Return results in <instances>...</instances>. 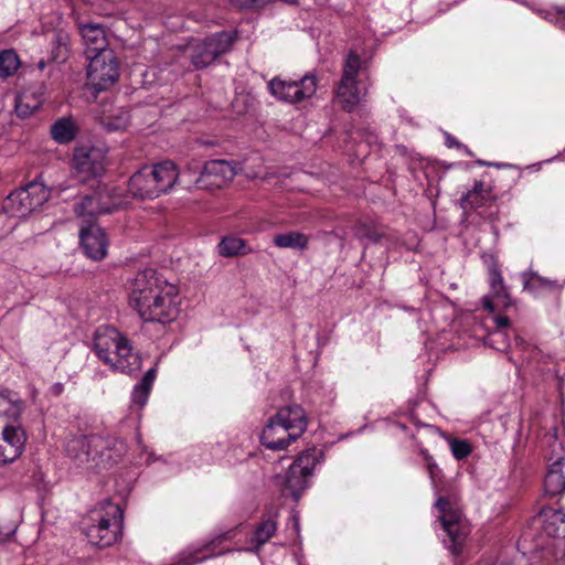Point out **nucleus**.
<instances>
[{"instance_id": "nucleus-46", "label": "nucleus", "mask_w": 565, "mask_h": 565, "mask_svg": "<svg viewBox=\"0 0 565 565\" xmlns=\"http://www.w3.org/2000/svg\"><path fill=\"white\" fill-rule=\"evenodd\" d=\"M62 390H63L62 384H56V385H54V391H55L57 394H60V393L62 392Z\"/></svg>"}, {"instance_id": "nucleus-43", "label": "nucleus", "mask_w": 565, "mask_h": 565, "mask_svg": "<svg viewBox=\"0 0 565 565\" xmlns=\"http://www.w3.org/2000/svg\"><path fill=\"white\" fill-rule=\"evenodd\" d=\"M482 303H483L484 309H487L488 311H490V312L494 311L495 306H494L492 299L490 298V296L483 297Z\"/></svg>"}, {"instance_id": "nucleus-28", "label": "nucleus", "mask_w": 565, "mask_h": 565, "mask_svg": "<svg viewBox=\"0 0 565 565\" xmlns=\"http://www.w3.org/2000/svg\"><path fill=\"white\" fill-rule=\"evenodd\" d=\"M490 196V190L483 182H476L473 189L462 195L460 202L462 209H477L482 206Z\"/></svg>"}, {"instance_id": "nucleus-38", "label": "nucleus", "mask_w": 565, "mask_h": 565, "mask_svg": "<svg viewBox=\"0 0 565 565\" xmlns=\"http://www.w3.org/2000/svg\"><path fill=\"white\" fill-rule=\"evenodd\" d=\"M17 527L12 526H3L0 524V544L9 542L15 533Z\"/></svg>"}, {"instance_id": "nucleus-36", "label": "nucleus", "mask_w": 565, "mask_h": 565, "mask_svg": "<svg viewBox=\"0 0 565 565\" xmlns=\"http://www.w3.org/2000/svg\"><path fill=\"white\" fill-rule=\"evenodd\" d=\"M533 279L534 284L542 288H546L550 290H561L563 288V285L558 284L556 280H551L539 275H533Z\"/></svg>"}, {"instance_id": "nucleus-10", "label": "nucleus", "mask_w": 565, "mask_h": 565, "mask_svg": "<svg viewBox=\"0 0 565 565\" xmlns=\"http://www.w3.org/2000/svg\"><path fill=\"white\" fill-rule=\"evenodd\" d=\"M317 77L306 74L299 79L274 77L268 82L270 94L278 100L287 104L301 103L311 98L317 90Z\"/></svg>"}, {"instance_id": "nucleus-16", "label": "nucleus", "mask_w": 565, "mask_h": 565, "mask_svg": "<svg viewBox=\"0 0 565 565\" xmlns=\"http://www.w3.org/2000/svg\"><path fill=\"white\" fill-rule=\"evenodd\" d=\"M236 173L237 170L233 162L226 160H211L204 164L195 183L200 188H221L227 181L233 180Z\"/></svg>"}, {"instance_id": "nucleus-22", "label": "nucleus", "mask_w": 565, "mask_h": 565, "mask_svg": "<svg viewBox=\"0 0 565 565\" xmlns=\"http://www.w3.org/2000/svg\"><path fill=\"white\" fill-rule=\"evenodd\" d=\"M551 537H565V513L561 509L545 507L535 520Z\"/></svg>"}, {"instance_id": "nucleus-44", "label": "nucleus", "mask_w": 565, "mask_h": 565, "mask_svg": "<svg viewBox=\"0 0 565 565\" xmlns=\"http://www.w3.org/2000/svg\"><path fill=\"white\" fill-rule=\"evenodd\" d=\"M290 522H292V525L295 527V531L296 532H299V529H300V523H299V516L296 512H292L291 513V516H290Z\"/></svg>"}, {"instance_id": "nucleus-25", "label": "nucleus", "mask_w": 565, "mask_h": 565, "mask_svg": "<svg viewBox=\"0 0 565 565\" xmlns=\"http://www.w3.org/2000/svg\"><path fill=\"white\" fill-rule=\"evenodd\" d=\"M77 130L71 117H62L51 126V137L58 143H68L75 139Z\"/></svg>"}, {"instance_id": "nucleus-50", "label": "nucleus", "mask_w": 565, "mask_h": 565, "mask_svg": "<svg viewBox=\"0 0 565 565\" xmlns=\"http://www.w3.org/2000/svg\"><path fill=\"white\" fill-rule=\"evenodd\" d=\"M285 2H295L296 0H284Z\"/></svg>"}, {"instance_id": "nucleus-21", "label": "nucleus", "mask_w": 565, "mask_h": 565, "mask_svg": "<svg viewBox=\"0 0 565 565\" xmlns=\"http://www.w3.org/2000/svg\"><path fill=\"white\" fill-rule=\"evenodd\" d=\"M79 31L85 45V53L87 56L99 54L100 52H104V50H109L106 32L102 24H82Z\"/></svg>"}, {"instance_id": "nucleus-8", "label": "nucleus", "mask_w": 565, "mask_h": 565, "mask_svg": "<svg viewBox=\"0 0 565 565\" xmlns=\"http://www.w3.org/2000/svg\"><path fill=\"white\" fill-rule=\"evenodd\" d=\"M50 198V190L42 183L31 182L26 186L11 192L3 202V211L22 218L41 207Z\"/></svg>"}, {"instance_id": "nucleus-33", "label": "nucleus", "mask_w": 565, "mask_h": 565, "mask_svg": "<svg viewBox=\"0 0 565 565\" xmlns=\"http://www.w3.org/2000/svg\"><path fill=\"white\" fill-rule=\"evenodd\" d=\"M354 236L370 242H379L381 238V234L371 224L361 221L354 227Z\"/></svg>"}, {"instance_id": "nucleus-2", "label": "nucleus", "mask_w": 565, "mask_h": 565, "mask_svg": "<svg viewBox=\"0 0 565 565\" xmlns=\"http://www.w3.org/2000/svg\"><path fill=\"white\" fill-rule=\"evenodd\" d=\"M93 349L100 361L111 370L131 374L141 369L142 362L130 340L111 326H100L93 338Z\"/></svg>"}, {"instance_id": "nucleus-39", "label": "nucleus", "mask_w": 565, "mask_h": 565, "mask_svg": "<svg viewBox=\"0 0 565 565\" xmlns=\"http://www.w3.org/2000/svg\"><path fill=\"white\" fill-rule=\"evenodd\" d=\"M445 143L448 148H452V147H457L459 149H462L466 153L468 154H471V152L469 151V149L460 143L459 141H457L452 136H450L449 134H446V139H445Z\"/></svg>"}, {"instance_id": "nucleus-41", "label": "nucleus", "mask_w": 565, "mask_h": 565, "mask_svg": "<svg viewBox=\"0 0 565 565\" xmlns=\"http://www.w3.org/2000/svg\"><path fill=\"white\" fill-rule=\"evenodd\" d=\"M494 321H495V324L499 327V328H505L510 324V320L508 317L505 316H497L494 318Z\"/></svg>"}, {"instance_id": "nucleus-47", "label": "nucleus", "mask_w": 565, "mask_h": 565, "mask_svg": "<svg viewBox=\"0 0 565 565\" xmlns=\"http://www.w3.org/2000/svg\"><path fill=\"white\" fill-rule=\"evenodd\" d=\"M493 335L498 337V338H504L505 337V334L502 333V332H495Z\"/></svg>"}, {"instance_id": "nucleus-23", "label": "nucleus", "mask_w": 565, "mask_h": 565, "mask_svg": "<svg viewBox=\"0 0 565 565\" xmlns=\"http://www.w3.org/2000/svg\"><path fill=\"white\" fill-rule=\"evenodd\" d=\"M278 510H274L263 516L262 522L256 526L250 543L254 544L248 551L258 553L264 544H266L277 532Z\"/></svg>"}, {"instance_id": "nucleus-5", "label": "nucleus", "mask_w": 565, "mask_h": 565, "mask_svg": "<svg viewBox=\"0 0 565 565\" xmlns=\"http://www.w3.org/2000/svg\"><path fill=\"white\" fill-rule=\"evenodd\" d=\"M322 461L323 452L320 449L311 448L301 452L287 473L277 478L282 495L298 500L302 491L309 487L316 467Z\"/></svg>"}, {"instance_id": "nucleus-35", "label": "nucleus", "mask_w": 565, "mask_h": 565, "mask_svg": "<svg viewBox=\"0 0 565 565\" xmlns=\"http://www.w3.org/2000/svg\"><path fill=\"white\" fill-rule=\"evenodd\" d=\"M151 388H152L151 386H149V385L145 386V385H142L141 382H139L138 384H136V386L132 390L131 402L134 404L138 405L139 407H143L148 402Z\"/></svg>"}, {"instance_id": "nucleus-13", "label": "nucleus", "mask_w": 565, "mask_h": 565, "mask_svg": "<svg viewBox=\"0 0 565 565\" xmlns=\"http://www.w3.org/2000/svg\"><path fill=\"white\" fill-rule=\"evenodd\" d=\"M105 444L100 437L95 435L77 436L67 441L66 451L79 465L94 461L98 466L105 462L104 457L107 456L108 459H111V456L104 451Z\"/></svg>"}, {"instance_id": "nucleus-4", "label": "nucleus", "mask_w": 565, "mask_h": 565, "mask_svg": "<svg viewBox=\"0 0 565 565\" xmlns=\"http://www.w3.org/2000/svg\"><path fill=\"white\" fill-rule=\"evenodd\" d=\"M124 523V511L109 499L99 502L88 514L85 534L93 545L108 547L117 542Z\"/></svg>"}, {"instance_id": "nucleus-34", "label": "nucleus", "mask_w": 565, "mask_h": 565, "mask_svg": "<svg viewBox=\"0 0 565 565\" xmlns=\"http://www.w3.org/2000/svg\"><path fill=\"white\" fill-rule=\"evenodd\" d=\"M449 446L457 460L466 459L472 451L471 445L463 439L452 438L449 440Z\"/></svg>"}, {"instance_id": "nucleus-7", "label": "nucleus", "mask_w": 565, "mask_h": 565, "mask_svg": "<svg viewBox=\"0 0 565 565\" xmlns=\"http://www.w3.org/2000/svg\"><path fill=\"white\" fill-rule=\"evenodd\" d=\"M435 505L439 510V519L448 537L445 539V544L454 554H458L469 533L461 509L450 498L443 497L438 498Z\"/></svg>"}, {"instance_id": "nucleus-3", "label": "nucleus", "mask_w": 565, "mask_h": 565, "mask_svg": "<svg viewBox=\"0 0 565 565\" xmlns=\"http://www.w3.org/2000/svg\"><path fill=\"white\" fill-rule=\"evenodd\" d=\"M178 179L177 166L167 160L154 166H145L134 173L128 182V191L134 198L152 200L171 190Z\"/></svg>"}, {"instance_id": "nucleus-6", "label": "nucleus", "mask_w": 565, "mask_h": 565, "mask_svg": "<svg viewBox=\"0 0 565 565\" xmlns=\"http://www.w3.org/2000/svg\"><path fill=\"white\" fill-rule=\"evenodd\" d=\"M362 61L358 54L350 52L343 64L342 76L335 90V102L342 109L351 113L362 102L366 88L358 79Z\"/></svg>"}, {"instance_id": "nucleus-27", "label": "nucleus", "mask_w": 565, "mask_h": 565, "mask_svg": "<svg viewBox=\"0 0 565 565\" xmlns=\"http://www.w3.org/2000/svg\"><path fill=\"white\" fill-rule=\"evenodd\" d=\"M217 250L223 257H235L250 253L252 248L247 246L246 241L243 238L225 236L218 243Z\"/></svg>"}, {"instance_id": "nucleus-11", "label": "nucleus", "mask_w": 565, "mask_h": 565, "mask_svg": "<svg viewBox=\"0 0 565 565\" xmlns=\"http://www.w3.org/2000/svg\"><path fill=\"white\" fill-rule=\"evenodd\" d=\"M234 35L230 32H218L204 40H195L191 43L190 58L196 68L209 66L216 57L227 52L233 42Z\"/></svg>"}, {"instance_id": "nucleus-30", "label": "nucleus", "mask_w": 565, "mask_h": 565, "mask_svg": "<svg viewBox=\"0 0 565 565\" xmlns=\"http://www.w3.org/2000/svg\"><path fill=\"white\" fill-rule=\"evenodd\" d=\"M70 56V36L66 32L57 31L52 40L51 58L64 63Z\"/></svg>"}, {"instance_id": "nucleus-12", "label": "nucleus", "mask_w": 565, "mask_h": 565, "mask_svg": "<svg viewBox=\"0 0 565 565\" xmlns=\"http://www.w3.org/2000/svg\"><path fill=\"white\" fill-rule=\"evenodd\" d=\"M105 151L90 143L75 147L72 158V169L76 175L86 181L102 174L104 171Z\"/></svg>"}, {"instance_id": "nucleus-9", "label": "nucleus", "mask_w": 565, "mask_h": 565, "mask_svg": "<svg viewBox=\"0 0 565 565\" xmlns=\"http://www.w3.org/2000/svg\"><path fill=\"white\" fill-rule=\"evenodd\" d=\"M87 85L98 94L111 87L119 78L118 61L113 50L87 56Z\"/></svg>"}, {"instance_id": "nucleus-24", "label": "nucleus", "mask_w": 565, "mask_h": 565, "mask_svg": "<svg viewBox=\"0 0 565 565\" xmlns=\"http://www.w3.org/2000/svg\"><path fill=\"white\" fill-rule=\"evenodd\" d=\"M544 488L550 495H557L565 491V459L553 462L545 476Z\"/></svg>"}, {"instance_id": "nucleus-19", "label": "nucleus", "mask_w": 565, "mask_h": 565, "mask_svg": "<svg viewBox=\"0 0 565 565\" xmlns=\"http://www.w3.org/2000/svg\"><path fill=\"white\" fill-rule=\"evenodd\" d=\"M226 537L227 533H224L203 545L185 550L178 556L172 565H194L206 558L224 554V551L217 547Z\"/></svg>"}, {"instance_id": "nucleus-29", "label": "nucleus", "mask_w": 565, "mask_h": 565, "mask_svg": "<svg viewBox=\"0 0 565 565\" xmlns=\"http://www.w3.org/2000/svg\"><path fill=\"white\" fill-rule=\"evenodd\" d=\"M41 104V96H36L33 93L25 90L15 99V113L21 118L29 117L40 108Z\"/></svg>"}, {"instance_id": "nucleus-31", "label": "nucleus", "mask_w": 565, "mask_h": 565, "mask_svg": "<svg viewBox=\"0 0 565 565\" xmlns=\"http://www.w3.org/2000/svg\"><path fill=\"white\" fill-rule=\"evenodd\" d=\"M20 67V58L14 50H3L0 52V77L8 78L12 76Z\"/></svg>"}, {"instance_id": "nucleus-45", "label": "nucleus", "mask_w": 565, "mask_h": 565, "mask_svg": "<svg viewBox=\"0 0 565 565\" xmlns=\"http://www.w3.org/2000/svg\"><path fill=\"white\" fill-rule=\"evenodd\" d=\"M536 12L540 17H542L545 20H550L553 17V13L544 9L537 10Z\"/></svg>"}, {"instance_id": "nucleus-48", "label": "nucleus", "mask_w": 565, "mask_h": 565, "mask_svg": "<svg viewBox=\"0 0 565 565\" xmlns=\"http://www.w3.org/2000/svg\"><path fill=\"white\" fill-rule=\"evenodd\" d=\"M478 163L481 164V166H491V163H488L486 161H478Z\"/></svg>"}, {"instance_id": "nucleus-42", "label": "nucleus", "mask_w": 565, "mask_h": 565, "mask_svg": "<svg viewBox=\"0 0 565 565\" xmlns=\"http://www.w3.org/2000/svg\"><path fill=\"white\" fill-rule=\"evenodd\" d=\"M425 458L427 460V466H428L430 477L434 479L435 471L438 470V467L428 455H426Z\"/></svg>"}, {"instance_id": "nucleus-26", "label": "nucleus", "mask_w": 565, "mask_h": 565, "mask_svg": "<svg viewBox=\"0 0 565 565\" xmlns=\"http://www.w3.org/2000/svg\"><path fill=\"white\" fill-rule=\"evenodd\" d=\"M273 243L278 248L303 250L308 247L309 239L303 233L291 231L275 235Z\"/></svg>"}, {"instance_id": "nucleus-14", "label": "nucleus", "mask_w": 565, "mask_h": 565, "mask_svg": "<svg viewBox=\"0 0 565 565\" xmlns=\"http://www.w3.org/2000/svg\"><path fill=\"white\" fill-rule=\"evenodd\" d=\"M0 428V465H9L23 454L28 436L20 424L4 423Z\"/></svg>"}, {"instance_id": "nucleus-18", "label": "nucleus", "mask_w": 565, "mask_h": 565, "mask_svg": "<svg viewBox=\"0 0 565 565\" xmlns=\"http://www.w3.org/2000/svg\"><path fill=\"white\" fill-rule=\"evenodd\" d=\"M287 430L291 431V438H299L308 426V417L305 409L298 405H287L278 409L273 416Z\"/></svg>"}, {"instance_id": "nucleus-15", "label": "nucleus", "mask_w": 565, "mask_h": 565, "mask_svg": "<svg viewBox=\"0 0 565 565\" xmlns=\"http://www.w3.org/2000/svg\"><path fill=\"white\" fill-rule=\"evenodd\" d=\"M118 203H110L109 195L106 192L99 191L90 195H85L83 200L75 204V214L82 218V225L95 223V217L98 214L111 213Z\"/></svg>"}, {"instance_id": "nucleus-37", "label": "nucleus", "mask_w": 565, "mask_h": 565, "mask_svg": "<svg viewBox=\"0 0 565 565\" xmlns=\"http://www.w3.org/2000/svg\"><path fill=\"white\" fill-rule=\"evenodd\" d=\"M237 8H258L269 3L271 0H228Z\"/></svg>"}, {"instance_id": "nucleus-20", "label": "nucleus", "mask_w": 565, "mask_h": 565, "mask_svg": "<svg viewBox=\"0 0 565 565\" xmlns=\"http://www.w3.org/2000/svg\"><path fill=\"white\" fill-rule=\"evenodd\" d=\"M291 431L287 430L278 420L270 417L267 425L264 427L260 440L262 444L271 450L286 449L290 443L298 438H291Z\"/></svg>"}, {"instance_id": "nucleus-1", "label": "nucleus", "mask_w": 565, "mask_h": 565, "mask_svg": "<svg viewBox=\"0 0 565 565\" xmlns=\"http://www.w3.org/2000/svg\"><path fill=\"white\" fill-rule=\"evenodd\" d=\"M129 305L146 322L174 321L180 312L179 289L153 268L138 271L128 286Z\"/></svg>"}, {"instance_id": "nucleus-49", "label": "nucleus", "mask_w": 565, "mask_h": 565, "mask_svg": "<svg viewBox=\"0 0 565 565\" xmlns=\"http://www.w3.org/2000/svg\"><path fill=\"white\" fill-rule=\"evenodd\" d=\"M39 66H40V68L42 70V68L44 67V63H43V62H40V63H39Z\"/></svg>"}, {"instance_id": "nucleus-40", "label": "nucleus", "mask_w": 565, "mask_h": 565, "mask_svg": "<svg viewBox=\"0 0 565 565\" xmlns=\"http://www.w3.org/2000/svg\"><path fill=\"white\" fill-rule=\"evenodd\" d=\"M156 376H157V369L156 367H151L149 369L146 374L142 376V379L140 380V382L142 383V385H149L152 387L153 385V382L156 380Z\"/></svg>"}, {"instance_id": "nucleus-17", "label": "nucleus", "mask_w": 565, "mask_h": 565, "mask_svg": "<svg viewBox=\"0 0 565 565\" xmlns=\"http://www.w3.org/2000/svg\"><path fill=\"white\" fill-rule=\"evenodd\" d=\"M79 239L85 254L94 259L100 260L107 254L108 241L105 232L95 223L81 225Z\"/></svg>"}, {"instance_id": "nucleus-32", "label": "nucleus", "mask_w": 565, "mask_h": 565, "mask_svg": "<svg viewBox=\"0 0 565 565\" xmlns=\"http://www.w3.org/2000/svg\"><path fill=\"white\" fill-rule=\"evenodd\" d=\"M489 284H490L491 291H492L493 296L497 299L502 300L503 305H508L509 296L507 292V288L503 284V278L501 276V273L495 264H493L489 268Z\"/></svg>"}]
</instances>
